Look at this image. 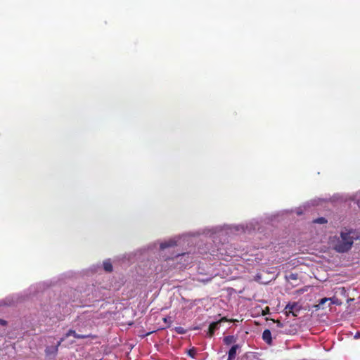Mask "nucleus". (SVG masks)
Segmentation results:
<instances>
[{"label": "nucleus", "mask_w": 360, "mask_h": 360, "mask_svg": "<svg viewBox=\"0 0 360 360\" xmlns=\"http://www.w3.org/2000/svg\"><path fill=\"white\" fill-rule=\"evenodd\" d=\"M239 348L240 346L238 345H233L229 351L227 360H234L236 356L237 350Z\"/></svg>", "instance_id": "nucleus-7"}, {"label": "nucleus", "mask_w": 360, "mask_h": 360, "mask_svg": "<svg viewBox=\"0 0 360 360\" xmlns=\"http://www.w3.org/2000/svg\"><path fill=\"white\" fill-rule=\"evenodd\" d=\"M357 337H359V334H356V335H355V338H357Z\"/></svg>", "instance_id": "nucleus-21"}, {"label": "nucleus", "mask_w": 360, "mask_h": 360, "mask_svg": "<svg viewBox=\"0 0 360 360\" xmlns=\"http://www.w3.org/2000/svg\"><path fill=\"white\" fill-rule=\"evenodd\" d=\"M174 330L180 335H184L186 333V330L181 326H177L174 328Z\"/></svg>", "instance_id": "nucleus-12"}, {"label": "nucleus", "mask_w": 360, "mask_h": 360, "mask_svg": "<svg viewBox=\"0 0 360 360\" xmlns=\"http://www.w3.org/2000/svg\"><path fill=\"white\" fill-rule=\"evenodd\" d=\"M314 223L323 224L327 223V220L324 217H319L314 220Z\"/></svg>", "instance_id": "nucleus-13"}, {"label": "nucleus", "mask_w": 360, "mask_h": 360, "mask_svg": "<svg viewBox=\"0 0 360 360\" xmlns=\"http://www.w3.org/2000/svg\"><path fill=\"white\" fill-rule=\"evenodd\" d=\"M276 323H277V326H278V327H280V328H281V327H282V326H283V323H282L280 321H278H278H276Z\"/></svg>", "instance_id": "nucleus-19"}, {"label": "nucleus", "mask_w": 360, "mask_h": 360, "mask_svg": "<svg viewBox=\"0 0 360 360\" xmlns=\"http://www.w3.org/2000/svg\"><path fill=\"white\" fill-rule=\"evenodd\" d=\"M262 339L269 345H272V338H271V333L270 330L265 329L263 331Z\"/></svg>", "instance_id": "nucleus-6"}, {"label": "nucleus", "mask_w": 360, "mask_h": 360, "mask_svg": "<svg viewBox=\"0 0 360 360\" xmlns=\"http://www.w3.org/2000/svg\"><path fill=\"white\" fill-rule=\"evenodd\" d=\"M7 324V322L4 319H0V325L1 326H6Z\"/></svg>", "instance_id": "nucleus-18"}, {"label": "nucleus", "mask_w": 360, "mask_h": 360, "mask_svg": "<svg viewBox=\"0 0 360 360\" xmlns=\"http://www.w3.org/2000/svg\"><path fill=\"white\" fill-rule=\"evenodd\" d=\"M71 335H72L74 338L77 339L89 338V335H79V333H77L75 330L72 329H70L62 338H64L65 340V338H68Z\"/></svg>", "instance_id": "nucleus-5"}, {"label": "nucleus", "mask_w": 360, "mask_h": 360, "mask_svg": "<svg viewBox=\"0 0 360 360\" xmlns=\"http://www.w3.org/2000/svg\"><path fill=\"white\" fill-rule=\"evenodd\" d=\"M169 317H165V318H163V321H164V322H165V323L168 322V320H169Z\"/></svg>", "instance_id": "nucleus-20"}, {"label": "nucleus", "mask_w": 360, "mask_h": 360, "mask_svg": "<svg viewBox=\"0 0 360 360\" xmlns=\"http://www.w3.org/2000/svg\"><path fill=\"white\" fill-rule=\"evenodd\" d=\"M301 307L297 302L288 303L285 307V311L287 316L291 314L293 316H297Z\"/></svg>", "instance_id": "nucleus-2"}, {"label": "nucleus", "mask_w": 360, "mask_h": 360, "mask_svg": "<svg viewBox=\"0 0 360 360\" xmlns=\"http://www.w3.org/2000/svg\"><path fill=\"white\" fill-rule=\"evenodd\" d=\"M64 341V338H61L55 346H49L45 349V354L47 356H55L58 350V347Z\"/></svg>", "instance_id": "nucleus-3"}, {"label": "nucleus", "mask_w": 360, "mask_h": 360, "mask_svg": "<svg viewBox=\"0 0 360 360\" xmlns=\"http://www.w3.org/2000/svg\"><path fill=\"white\" fill-rule=\"evenodd\" d=\"M237 341V337L234 335H228L224 338L223 342L226 345H230L231 344L236 343Z\"/></svg>", "instance_id": "nucleus-8"}, {"label": "nucleus", "mask_w": 360, "mask_h": 360, "mask_svg": "<svg viewBox=\"0 0 360 360\" xmlns=\"http://www.w3.org/2000/svg\"><path fill=\"white\" fill-rule=\"evenodd\" d=\"M219 324L220 321H218L212 322L210 324L209 329L207 333L208 337L212 338L214 335V332L219 328Z\"/></svg>", "instance_id": "nucleus-4"}, {"label": "nucleus", "mask_w": 360, "mask_h": 360, "mask_svg": "<svg viewBox=\"0 0 360 360\" xmlns=\"http://www.w3.org/2000/svg\"><path fill=\"white\" fill-rule=\"evenodd\" d=\"M359 238V233L354 229L344 228L340 233V236L334 237L332 243L333 249L339 253L349 252L354 244L355 240Z\"/></svg>", "instance_id": "nucleus-1"}, {"label": "nucleus", "mask_w": 360, "mask_h": 360, "mask_svg": "<svg viewBox=\"0 0 360 360\" xmlns=\"http://www.w3.org/2000/svg\"><path fill=\"white\" fill-rule=\"evenodd\" d=\"M103 266V269L105 271L111 272L112 271V265L109 260L104 261Z\"/></svg>", "instance_id": "nucleus-10"}, {"label": "nucleus", "mask_w": 360, "mask_h": 360, "mask_svg": "<svg viewBox=\"0 0 360 360\" xmlns=\"http://www.w3.org/2000/svg\"><path fill=\"white\" fill-rule=\"evenodd\" d=\"M218 321H220V323H221V322H226V321L235 322V321H236V319H228L226 317H222Z\"/></svg>", "instance_id": "nucleus-15"}, {"label": "nucleus", "mask_w": 360, "mask_h": 360, "mask_svg": "<svg viewBox=\"0 0 360 360\" xmlns=\"http://www.w3.org/2000/svg\"><path fill=\"white\" fill-rule=\"evenodd\" d=\"M79 335H89V338H96V335H91V333H79Z\"/></svg>", "instance_id": "nucleus-17"}, {"label": "nucleus", "mask_w": 360, "mask_h": 360, "mask_svg": "<svg viewBox=\"0 0 360 360\" xmlns=\"http://www.w3.org/2000/svg\"><path fill=\"white\" fill-rule=\"evenodd\" d=\"M175 245H176V241L173 240H170L169 241L162 243L160 244V248L163 250V249L167 248L169 247H174Z\"/></svg>", "instance_id": "nucleus-9"}, {"label": "nucleus", "mask_w": 360, "mask_h": 360, "mask_svg": "<svg viewBox=\"0 0 360 360\" xmlns=\"http://www.w3.org/2000/svg\"><path fill=\"white\" fill-rule=\"evenodd\" d=\"M328 299H329V301H330L331 304H337V305L341 304V302H340L339 300L335 297H330Z\"/></svg>", "instance_id": "nucleus-14"}, {"label": "nucleus", "mask_w": 360, "mask_h": 360, "mask_svg": "<svg viewBox=\"0 0 360 360\" xmlns=\"http://www.w3.org/2000/svg\"><path fill=\"white\" fill-rule=\"evenodd\" d=\"M328 301H329V299H328V298H327V297L322 298V299H321V300H319V303H318L316 305H315L314 307H315V308H316V309H323V305L326 302H327Z\"/></svg>", "instance_id": "nucleus-11"}, {"label": "nucleus", "mask_w": 360, "mask_h": 360, "mask_svg": "<svg viewBox=\"0 0 360 360\" xmlns=\"http://www.w3.org/2000/svg\"><path fill=\"white\" fill-rule=\"evenodd\" d=\"M195 353H196V352H195V349H189V350H188V354L190 356L193 357V358L195 356Z\"/></svg>", "instance_id": "nucleus-16"}]
</instances>
